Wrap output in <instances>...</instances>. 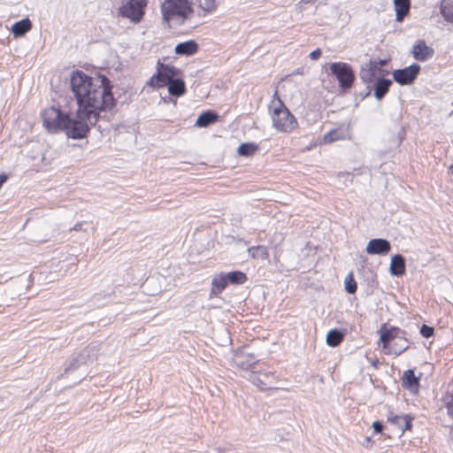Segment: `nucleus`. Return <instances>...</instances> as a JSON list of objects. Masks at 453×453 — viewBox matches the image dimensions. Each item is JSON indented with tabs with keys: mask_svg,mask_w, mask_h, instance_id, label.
Instances as JSON below:
<instances>
[{
	"mask_svg": "<svg viewBox=\"0 0 453 453\" xmlns=\"http://www.w3.org/2000/svg\"><path fill=\"white\" fill-rule=\"evenodd\" d=\"M329 70L338 81L340 88L349 89L352 87L355 74L349 64L345 62H334L329 65Z\"/></svg>",
	"mask_w": 453,
	"mask_h": 453,
	"instance_id": "39448f33",
	"label": "nucleus"
},
{
	"mask_svg": "<svg viewBox=\"0 0 453 453\" xmlns=\"http://www.w3.org/2000/svg\"><path fill=\"white\" fill-rule=\"evenodd\" d=\"M248 252L252 258L266 259L268 257V251L265 246L249 248Z\"/></svg>",
	"mask_w": 453,
	"mask_h": 453,
	"instance_id": "c85d7f7f",
	"label": "nucleus"
},
{
	"mask_svg": "<svg viewBox=\"0 0 453 453\" xmlns=\"http://www.w3.org/2000/svg\"><path fill=\"white\" fill-rule=\"evenodd\" d=\"M83 225H84L83 223H77L73 226V230H74V231H81V230H83Z\"/></svg>",
	"mask_w": 453,
	"mask_h": 453,
	"instance_id": "58836bf2",
	"label": "nucleus"
},
{
	"mask_svg": "<svg viewBox=\"0 0 453 453\" xmlns=\"http://www.w3.org/2000/svg\"><path fill=\"white\" fill-rule=\"evenodd\" d=\"M409 348V342L406 339L405 335L402 337L400 340L397 339L393 342V344L389 347V353H393L395 356H399L403 351H405Z\"/></svg>",
	"mask_w": 453,
	"mask_h": 453,
	"instance_id": "a878e982",
	"label": "nucleus"
},
{
	"mask_svg": "<svg viewBox=\"0 0 453 453\" xmlns=\"http://www.w3.org/2000/svg\"><path fill=\"white\" fill-rule=\"evenodd\" d=\"M117 4V16L127 19L131 23H139L148 4L147 0H114Z\"/></svg>",
	"mask_w": 453,
	"mask_h": 453,
	"instance_id": "20e7f679",
	"label": "nucleus"
},
{
	"mask_svg": "<svg viewBox=\"0 0 453 453\" xmlns=\"http://www.w3.org/2000/svg\"><path fill=\"white\" fill-rule=\"evenodd\" d=\"M165 19L178 16L182 19L189 13L190 6L188 0H165L162 5Z\"/></svg>",
	"mask_w": 453,
	"mask_h": 453,
	"instance_id": "423d86ee",
	"label": "nucleus"
},
{
	"mask_svg": "<svg viewBox=\"0 0 453 453\" xmlns=\"http://www.w3.org/2000/svg\"><path fill=\"white\" fill-rule=\"evenodd\" d=\"M228 280L226 276V273H220L219 275H216L211 282V296L212 295L218 296L220 294L227 286Z\"/></svg>",
	"mask_w": 453,
	"mask_h": 453,
	"instance_id": "412c9836",
	"label": "nucleus"
},
{
	"mask_svg": "<svg viewBox=\"0 0 453 453\" xmlns=\"http://www.w3.org/2000/svg\"><path fill=\"white\" fill-rule=\"evenodd\" d=\"M70 86L78 104V119L87 124L88 130L97 122L101 111L111 110L115 104L111 82L104 75L90 77L75 70L72 72Z\"/></svg>",
	"mask_w": 453,
	"mask_h": 453,
	"instance_id": "f257e3e1",
	"label": "nucleus"
},
{
	"mask_svg": "<svg viewBox=\"0 0 453 453\" xmlns=\"http://www.w3.org/2000/svg\"><path fill=\"white\" fill-rule=\"evenodd\" d=\"M273 379V373L271 372H252L250 375V380L260 390H267L272 388Z\"/></svg>",
	"mask_w": 453,
	"mask_h": 453,
	"instance_id": "f8f14e48",
	"label": "nucleus"
},
{
	"mask_svg": "<svg viewBox=\"0 0 453 453\" xmlns=\"http://www.w3.org/2000/svg\"><path fill=\"white\" fill-rule=\"evenodd\" d=\"M374 432L380 433L383 430V425L380 421H374L372 423Z\"/></svg>",
	"mask_w": 453,
	"mask_h": 453,
	"instance_id": "4c0bfd02",
	"label": "nucleus"
},
{
	"mask_svg": "<svg viewBox=\"0 0 453 453\" xmlns=\"http://www.w3.org/2000/svg\"><path fill=\"white\" fill-rule=\"evenodd\" d=\"M392 81L388 79L380 78L374 83V96L376 99L380 100L388 93Z\"/></svg>",
	"mask_w": 453,
	"mask_h": 453,
	"instance_id": "aec40b11",
	"label": "nucleus"
},
{
	"mask_svg": "<svg viewBox=\"0 0 453 453\" xmlns=\"http://www.w3.org/2000/svg\"><path fill=\"white\" fill-rule=\"evenodd\" d=\"M199 6L205 13L213 12L217 7V0H199Z\"/></svg>",
	"mask_w": 453,
	"mask_h": 453,
	"instance_id": "7c9ffc66",
	"label": "nucleus"
},
{
	"mask_svg": "<svg viewBox=\"0 0 453 453\" xmlns=\"http://www.w3.org/2000/svg\"><path fill=\"white\" fill-rule=\"evenodd\" d=\"M257 147L253 143H242L238 148V153L242 156L249 157L251 156Z\"/></svg>",
	"mask_w": 453,
	"mask_h": 453,
	"instance_id": "2f4dec72",
	"label": "nucleus"
},
{
	"mask_svg": "<svg viewBox=\"0 0 453 453\" xmlns=\"http://www.w3.org/2000/svg\"><path fill=\"white\" fill-rule=\"evenodd\" d=\"M169 94L174 96H180L186 91L185 83L180 79H175L166 84Z\"/></svg>",
	"mask_w": 453,
	"mask_h": 453,
	"instance_id": "5701e85b",
	"label": "nucleus"
},
{
	"mask_svg": "<svg viewBox=\"0 0 453 453\" xmlns=\"http://www.w3.org/2000/svg\"><path fill=\"white\" fill-rule=\"evenodd\" d=\"M440 12L447 22L453 23V0H441Z\"/></svg>",
	"mask_w": 453,
	"mask_h": 453,
	"instance_id": "4be33fe9",
	"label": "nucleus"
},
{
	"mask_svg": "<svg viewBox=\"0 0 453 453\" xmlns=\"http://www.w3.org/2000/svg\"><path fill=\"white\" fill-rule=\"evenodd\" d=\"M391 250L390 242L382 238L372 239L368 242L365 251L369 255L385 256Z\"/></svg>",
	"mask_w": 453,
	"mask_h": 453,
	"instance_id": "9d476101",
	"label": "nucleus"
},
{
	"mask_svg": "<svg viewBox=\"0 0 453 453\" xmlns=\"http://www.w3.org/2000/svg\"><path fill=\"white\" fill-rule=\"evenodd\" d=\"M405 335V332L401 330L398 327L392 326L390 328H386L383 326L380 329V341L383 343V349L388 348V344L392 341H396L397 339H401Z\"/></svg>",
	"mask_w": 453,
	"mask_h": 453,
	"instance_id": "ddd939ff",
	"label": "nucleus"
},
{
	"mask_svg": "<svg viewBox=\"0 0 453 453\" xmlns=\"http://www.w3.org/2000/svg\"><path fill=\"white\" fill-rule=\"evenodd\" d=\"M233 362L241 369L248 370L256 364L257 360L252 354L237 351L234 355Z\"/></svg>",
	"mask_w": 453,
	"mask_h": 453,
	"instance_id": "2eb2a0df",
	"label": "nucleus"
},
{
	"mask_svg": "<svg viewBox=\"0 0 453 453\" xmlns=\"http://www.w3.org/2000/svg\"><path fill=\"white\" fill-rule=\"evenodd\" d=\"M218 115L212 111H207L200 114L196 121V126L205 127L216 121Z\"/></svg>",
	"mask_w": 453,
	"mask_h": 453,
	"instance_id": "393cba45",
	"label": "nucleus"
},
{
	"mask_svg": "<svg viewBox=\"0 0 453 453\" xmlns=\"http://www.w3.org/2000/svg\"><path fill=\"white\" fill-rule=\"evenodd\" d=\"M313 0H301L302 3H304V4H310L311 3Z\"/></svg>",
	"mask_w": 453,
	"mask_h": 453,
	"instance_id": "ea45409f",
	"label": "nucleus"
},
{
	"mask_svg": "<svg viewBox=\"0 0 453 453\" xmlns=\"http://www.w3.org/2000/svg\"><path fill=\"white\" fill-rule=\"evenodd\" d=\"M411 53L417 61L424 62L433 58L434 50L424 40L419 39L412 46Z\"/></svg>",
	"mask_w": 453,
	"mask_h": 453,
	"instance_id": "1a4fd4ad",
	"label": "nucleus"
},
{
	"mask_svg": "<svg viewBox=\"0 0 453 453\" xmlns=\"http://www.w3.org/2000/svg\"><path fill=\"white\" fill-rule=\"evenodd\" d=\"M387 419L389 423L399 429L401 434H403L406 430L411 429V418L408 415H396L393 412H389Z\"/></svg>",
	"mask_w": 453,
	"mask_h": 453,
	"instance_id": "4468645a",
	"label": "nucleus"
},
{
	"mask_svg": "<svg viewBox=\"0 0 453 453\" xmlns=\"http://www.w3.org/2000/svg\"><path fill=\"white\" fill-rule=\"evenodd\" d=\"M389 271L393 276L397 277L405 273V260L402 255L396 254L392 257Z\"/></svg>",
	"mask_w": 453,
	"mask_h": 453,
	"instance_id": "a211bd4d",
	"label": "nucleus"
},
{
	"mask_svg": "<svg viewBox=\"0 0 453 453\" xmlns=\"http://www.w3.org/2000/svg\"><path fill=\"white\" fill-rule=\"evenodd\" d=\"M274 98L276 99L272 101L273 109L271 111L273 127L279 132L291 133L297 127L296 119L284 105L283 102L277 97V92L274 94Z\"/></svg>",
	"mask_w": 453,
	"mask_h": 453,
	"instance_id": "7ed1b4c3",
	"label": "nucleus"
},
{
	"mask_svg": "<svg viewBox=\"0 0 453 453\" xmlns=\"http://www.w3.org/2000/svg\"><path fill=\"white\" fill-rule=\"evenodd\" d=\"M420 69L421 67L418 64H411L403 69L393 71L392 76L394 81L398 84L410 85L417 79Z\"/></svg>",
	"mask_w": 453,
	"mask_h": 453,
	"instance_id": "6e6552de",
	"label": "nucleus"
},
{
	"mask_svg": "<svg viewBox=\"0 0 453 453\" xmlns=\"http://www.w3.org/2000/svg\"><path fill=\"white\" fill-rule=\"evenodd\" d=\"M403 384L410 389H413L418 385V379L415 376L412 370H407L403 375Z\"/></svg>",
	"mask_w": 453,
	"mask_h": 453,
	"instance_id": "cd10ccee",
	"label": "nucleus"
},
{
	"mask_svg": "<svg viewBox=\"0 0 453 453\" xmlns=\"http://www.w3.org/2000/svg\"><path fill=\"white\" fill-rule=\"evenodd\" d=\"M344 334L337 330L332 329L326 334V343L331 347L338 346L343 340Z\"/></svg>",
	"mask_w": 453,
	"mask_h": 453,
	"instance_id": "bb28decb",
	"label": "nucleus"
},
{
	"mask_svg": "<svg viewBox=\"0 0 453 453\" xmlns=\"http://www.w3.org/2000/svg\"><path fill=\"white\" fill-rule=\"evenodd\" d=\"M447 410L449 417L453 418V394L450 396V400L447 403Z\"/></svg>",
	"mask_w": 453,
	"mask_h": 453,
	"instance_id": "e433bc0d",
	"label": "nucleus"
},
{
	"mask_svg": "<svg viewBox=\"0 0 453 453\" xmlns=\"http://www.w3.org/2000/svg\"><path fill=\"white\" fill-rule=\"evenodd\" d=\"M96 357L94 353V348L87 347L83 349L77 357H73L68 365L65 367V372H68L70 371L77 369L81 365H84L91 361Z\"/></svg>",
	"mask_w": 453,
	"mask_h": 453,
	"instance_id": "9b49d317",
	"label": "nucleus"
},
{
	"mask_svg": "<svg viewBox=\"0 0 453 453\" xmlns=\"http://www.w3.org/2000/svg\"><path fill=\"white\" fill-rule=\"evenodd\" d=\"M322 52L320 49H316L315 50L311 51L309 55L310 58L312 60H317L320 58Z\"/></svg>",
	"mask_w": 453,
	"mask_h": 453,
	"instance_id": "c9c22d12",
	"label": "nucleus"
},
{
	"mask_svg": "<svg viewBox=\"0 0 453 453\" xmlns=\"http://www.w3.org/2000/svg\"><path fill=\"white\" fill-rule=\"evenodd\" d=\"M32 24L28 19H23L12 25V31L15 36H22L31 29Z\"/></svg>",
	"mask_w": 453,
	"mask_h": 453,
	"instance_id": "b1692460",
	"label": "nucleus"
},
{
	"mask_svg": "<svg viewBox=\"0 0 453 453\" xmlns=\"http://www.w3.org/2000/svg\"><path fill=\"white\" fill-rule=\"evenodd\" d=\"M179 70L176 67L168 65H161L157 73L150 78L149 84L152 87H165L171 81L175 80V76H177Z\"/></svg>",
	"mask_w": 453,
	"mask_h": 453,
	"instance_id": "0eeeda50",
	"label": "nucleus"
},
{
	"mask_svg": "<svg viewBox=\"0 0 453 453\" xmlns=\"http://www.w3.org/2000/svg\"><path fill=\"white\" fill-rule=\"evenodd\" d=\"M345 290L349 293V294H353L356 292L357 290V283L352 276V274H349L346 278H345Z\"/></svg>",
	"mask_w": 453,
	"mask_h": 453,
	"instance_id": "473e14b6",
	"label": "nucleus"
},
{
	"mask_svg": "<svg viewBox=\"0 0 453 453\" xmlns=\"http://www.w3.org/2000/svg\"><path fill=\"white\" fill-rule=\"evenodd\" d=\"M374 77V71L372 68H369L367 71H363L361 73V79L365 82H371Z\"/></svg>",
	"mask_w": 453,
	"mask_h": 453,
	"instance_id": "72a5a7b5",
	"label": "nucleus"
},
{
	"mask_svg": "<svg viewBox=\"0 0 453 453\" xmlns=\"http://www.w3.org/2000/svg\"><path fill=\"white\" fill-rule=\"evenodd\" d=\"M434 332V328L431 326H428L426 325H423L420 329V334L425 338H430L431 336H433Z\"/></svg>",
	"mask_w": 453,
	"mask_h": 453,
	"instance_id": "f704fd0d",
	"label": "nucleus"
},
{
	"mask_svg": "<svg viewBox=\"0 0 453 453\" xmlns=\"http://www.w3.org/2000/svg\"><path fill=\"white\" fill-rule=\"evenodd\" d=\"M394 8L395 11V20L402 22L405 16L410 12L411 1L410 0H394Z\"/></svg>",
	"mask_w": 453,
	"mask_h": 453,
	"instance_id": "6ab92c4d",
	"label": "nucleus"
},
{
	"mask_svg": "<svg viewBox=\"0 0 453 453\" xmlns=\"http://www.w3.org/2000/svg\"><path fill=\"white\" fill-rule=\"evenodd\" d=\"M226 276L232 284H243L247 280L246 274L240 271L230 272Z\"/></svg>",
	"mask_w": 453,
	"mask_h": 453,
	"instance_id": "c756f323",
	"label": "nucleus"
},
{
	"mask_svg": "<svg viewBox=\"0 0 453 453\" xmlns=\"http://www.w3.org/2000/svg\"><path fill=\"white\" fill-rule=\"evenodd\" d=\"M198 50V44L194 40L178 43L175 46L174 52L180 56H191Z\"/></svg>",
	"mask_w": 453,
	"mask_h": 453,
	"instance_id": "f3484780",
	"label": "nucleus"
},
{
	"mask_svg": "<svg viewBox=\"0 0 453 453\" xmlns=\"http://www.w3.org/2000/svg\"><path fill=\"white\" fill-rule=\"evenodd\" d=\"M44 127L50 133L65 130L68 137L73 139L84 138L88 129L87 124L78 119L77 114L69 116L60 111L59 109L50 107L42 114Z\"/></svg>",
	"mask_w": 453,
	"mask_h": 453,
	"instance_id": "f03ea898",
	"label": "nucleus"
},
{
	"mask_svg": "<svg viewBox=\"0 0 453 453\" xmlns=\"http://www.w3.org/2000/svg\"><path fill=\"white\" fill-rule=\"evenodd\" d=\"M349 136V128L341 127L332 129L324 134L323 141L325 143H332L335 141L343 140Z\"/></svg>",
	"mask_w": 453,
	"mask_h": 453,
	"instance_id": "dca6fc26",
	"label": "nucleus"
}]
</instances>
